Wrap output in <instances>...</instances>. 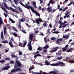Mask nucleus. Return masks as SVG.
I'll use <instances>...</instances> for the list:
<instances>
[{"label":"nucleus","instance_id":"f257e3e1","mask_svg":"<svg viewBox=\"0 0 74 74\" xmlns=\"http://www.w3.org/2000/svg\"><path fill=\"white\" fill-rule=\"evenodd\" d=\"M60 64H61L62 65H63V66H65V65L64 64V63H63V62H60L59 61L58 63H57L56 64H50V65H51V66H62V65H60Z\"/></svg>","mask_w":74,"mask_h":74},{"label":"nucleus","instance_id":"f03ea898","mask_svg":"<svg viewBox=\"0 0 74 74\" xmlns=\"http://www.w3.org/2000/svg\"><path fill=\"white\" fill-rule=\"evenodd\" d=\"M16 64L14 65V67L15 69H17V68L22 67V65L21 64V62H19L18 60H16Z\"/></svg>","mask_w":74,"mask_h":74},{"label":"nucleus","instance_id":"7ed1b4c3","mask_svg":"<svg viewBox=\"0 0 74 74\" xmlns=\"http://www.w3.org/2000/svg\"><path fill=\"white\" fill-rule=\"evenodd\" d=\"M31 10L32 11V12H33V13H35V14H36V16H38L40 17V13L37 12L35 11V10H34V8H33Z\"/></svg>","mask_w":74,"mask_h":74},{"label":"nucleus","instance_id":"20e7f679","mask_svg":"<svg viewBox=\"0 0 74 74\" xmlns=\"http://www.w3.org/2000/svg\"><path fill=\"white\" fill-rule=\"evenodd\" d=\"M27 44V41H25L24 42V44L23 45H22V43H20L18 44V46H20V47H25Z\"/></svg>","mask_w":74,"mask_h":74},{"label":"nucleus","instance_id":"39448f33","mask_svg":"<svg viewBox=\"0 0 74 74\" xmlns=\"http://www.w3.org/2000/svg\"><path fill=\"white\" fill-rule=\"evenodd\" d=\"M35 20L36 21V23L39 25H40V23H39V22H41L42 21L41 18H37L36 19H35Z\"/></svg>","mask_w":74,"mask_h":74},{"label":"nucleus","instance_id":"423d86ee","mask_svg":"<svg viewBox=\"0 0 74 74\" xmlns=\"http://www.w3.org/2000/svg\"><path fill=\"white\" fill-rule=\"evenodd\" d=\"M59 47H55L53 49L51 50V52H52V53H53V52H56L57 51H58V49H59Z\"/></svg>","mask_w":74,"mask_h":74},{"label":"nucleus","instance_id":"0eeeda50","mask_svg":"<svg viewBox=\"0 0 74 74\" xmlns=\"http://www.w3.org/2000/svg\"><path fill=\"white\" fill-rule=\"evenodd\" d=\"M60 42H62V41H63V39L62 38L58 39V40L56 42V44H60V42Z\"/></svg>","mask_w":74,"mask_h":74},{"label":"nucleus","instance_id":"6e6552de","mask_svg":"<svg viewBox=\"0 0 74 74\" xmlns=\"http://www.w3.org/2000/svg\"><path fill=\"white\" fill-rule=\"evenodd\" d=\"M10 9L13 12H16L17 14H19V12L18 10L12 8L11 7H10Z\"/></svg>","mask_w":74,"mask_h":74},{"label":"nucleus","instance_id":"1a4fd4ad","mask_svg":"<svg viewBox=\"0 0 74 74\" xmlns=\"http://www.w3.org/2000/svg\"><path fill=\"white\" fill-rule=\"evenodd\" d=\"M58 72V71L55 70L54 71H51L49 72V74H60L59 73H56Z\"/></svg>","mask_w":74,"mask_h":74},{"label":"nucleus","instance_id":"9d476101","mask_svg":"<svg viewBox=\"0 0 74 74\" xmlns=\"http://www.w3.org/2000/svg\"><path fill=\"white\" fill-rule=\"evenodd\" d=\"M0 6H1V7H0V8H1V9H2L4 11H5L6 13H7V11L6 10V9H5V7H4V6H3V5L2 4H1L0 5Z\"/></svg>","mask_w":74,"mask_h":74},{"label":"nucleus","instance_id":"9b49d317","mask_svg":"<svg viewBox=\"0 0 74 74\" xmlns=\"http://www.w3.org/2000/svg\"><path fill=\"white\" fill-rule=\"evenodd\" d=\"M25 5H26V7H27V8H27V9H28V10H29V9L30 8L31 10H32V9L33 8V7L31 6H30L29 5H27L26 3L25 4Z\"/></svg>","mask_w":74,"mask_h":74},{"label":"nucleus","instance_id":"f8f14e48","mask_svg":"<svg viewBox=\"0 0 74 74\" xmlns=\"http://www.w3.org/2000/svg\"><path fill=\"white\" fill-rule=\"evenodd\" d=\"M15 73H16L17 71H22V69L21 68H16L14 69Z\"/></svg>","mask_w":74,"mask_h":74},{"label":"nucleus","instance_id":"ddd939ff","mask_svg":"<svg viewBox=\"0 0 74 74\" xmlns=\"http://www.w3.org/2000/svg\"><path fill=\"white\" fill-rule=\"evenodd\" d=\"M3 33L4 35H5L7 33V28L5 27H3Z\"/></svg>","mask_w":74,"mask_h":74},{"label":"nucleus","instance_id":"4468645a","mask_svg":"<svg viewBox=\"0 0 74 74\" xmlns=\"http://www.w3.org/2000/svg\"><path fill=\"white\" fill-rule=\"evenodd\" d=\"M10 41L9 42V45H10V47H12L13 48L14 47V45L12 44V41H11V40H10Z\"/></svg>","mask_w":74,"mask_h":74},{"label":"nucleus","instance_id":"2eb2a0df","mask_svg":"<svg viewBox=\"0 0 74 74\" xmlns=\"http://www.w3.org/2000/svg\"><path fill=\"white\" fill-rule=\"evenodd\" d=\"M3 4H4V6H5V7L7 8V9H8V10H10V8H9V7H8V6H7V5L5 3H3Z\"/></svg>","mask_w":74,"mask_h":74},{"label":"nucleus","instance_id":"dca6fc26","mask_svg":"<svg viewBox=\"0 0 74 74\" xmlns=\"http://www.w3.org/2000/svg\"><path fill=\"white\" fill-rule=\"evenodd\" d=\"M32 74H42V71H40V73L34 72L33 71H32Z\"/></svg>","mask_w":74,"mask_h":74},{"label":"nucleus","instance_id":"f3484780","mask_svg":"<svg viewBox=\"0 0 74 74\" xmlns=\"http://www.w3.org/2000/svg\"><path fill=\"white\" fill-rule=\"evenodd\" d=\"M1 38L3 40H4V36L3 35V32H1Z\"/></svg>","mask_w":74,"mask_h":74},{"label":"nucleus","instance_id":"a211bd4d","mask_svg":"<svg viewBox=\"0 0 74 74\" xmlns=\"http://www.w3.org/2000/svg\"><path fill=\"white\" fill-rule=\"evenodd\" d=\"M37 56L41 57L42 56L41 55H40V54H36L34 56V58L35 59H36V58H37Z\"/></svg>","mask_w":74,"mask_h":74},{"label":"nucleus","instance_id":"6ab92c4d","mask_svg":"<svg viewBox=\"0 0 74 74\" xmlns=\"http://www.w3.org/2000/svg\"><path fill=\"white\" fill-rule=\"evenodd\" d=\"M14 1L15 4L17 5V4H18V1L19 2L20 0H14Z\"/></svg>","mask_w":74,"mask_h":74},{"label":"nucleus","instance_id":"aec40b11","mask_svg":"<svg viewBox=\"0 0 74 74\" xmlns=\"http://www.w3.org/2000/svg\"><path fill=\"white\" fill-rule=\"evenodd\" d=\"M29 37L30 40H32L33 38V34H30L29 35Z\"/></svg>","mask_w":74,"mask_h":74},{"label":"nucleus","instance_id":"412c9836","mask_svg":"<svg viewBox=\"0 0 74 74\" xmlns=\"http://www.w3.org/2000/svg\"><path fill=\"white\" fill-rule=\"evenodd\" d=\"M26 21V19L24 18H22L20 19V21L21 22H24V21Z\"/></svg>","mask_w":74,"mask_h":74},{"label":"nucleus","instance_id":"4be33fe9","mask_svg":"<svg viewBox=\"0 0 74 74\" xmlns=\"http://www.w3.org/2000/svg\"><path fill=\"white\" fill-rule=\"evenodd\" d=\"M28 47L29 48V49L30 51H32V48H33L32 47V45L30 46H28Z\"/></svg>","mask_w":74,"mask_h":74},{"label":"nucleus","instance_id":"5701e85b","mask_svg":"<svg viewBox=\"0 0 74 74\" xmlns=\"http://www.w3.org/2000/svg\"><path fill=\"white\" fill-rule=\"evenodd\" d=\"M2 43H5V44H8V41L5 40L2 41Z\"/></svg>","mask_w":74,"mask_h":74},{"label":"nucleus","instance_id":"b1692460","mask_svg":"<svg viewBox=\"0 0 74 74\" xmlns=\"http://www.w3.org/2000/svg\"><path fill=\"white\" fill-rule=\"evenodd\" d=\"M45 64H46V65L47 66H48V65H49V62H48V61L46 60L45 61Z\"/></svg>","mask_w":74,"mask_h":74},{"label":"nucleus","instance_id":"393cba45","mask_svg":"<svg viewBox=\"0 0 74 74\" xmlns=\"http://www.w3.org/2000/svg\"><path fill=\"white\" fill-rule=\"evenodd\" d=\"M13 29L14 30V31H15L16 32H18V31L17 29H16V28H15V27L14 26L12 27Z\"/></svg>","mask_w":74,"mask_h":74},{"label":"nucleus","instance_id":"a878e982","mask_svg":"<svg viewBox=\"0 0 74 74\" xmlns=\"http://www.w3.org/2000/svg\"><path fill=\"white\" fill-rule=\"evenodd\" d=\"M67 50H68V49L67 48H66L65 47H64L62 48V51H66Z\"/></svg>","mask_w":74,"mask_h":74},{"label":"nucleus","instance_id":"bb28decb","mask_svg":"<svg viewBox=\"0 0 74 74\" xmlns=\"http://www.w3.org/2000/svg\"><path fill=\"white\" fill-rule=\"evenodd\" d=\"M49 48V45H47L45 46L44 47V49H47Z\"/></svg>","mask_w":74,"mask_h":74},{"label":"nucleus","instance_id":"cd10ccee","mask_svg":"<svg viewBox=\"0 0 74 74\" xmlns=\"http://www.w3.org/2000/svg\"><path fill=\"white\" fill-rule=\"evenodd\" d=\"M25 25L27 26L28 27H30V26H31V25H29L28 24H27L26 23H25Z\"/></svg>","mask_w":74,"mask_h":74},{"label":"nucleus","instance_id":"c85d7f7f","mask_svg":"<svg viewBox=\"0 0 74 74\" xmlns=\"http://www.w3.org/2000/svg\"><path fill=\"white\" fill-rule=\"evenodd\" d=\"M72 49H73L72 48H70V49L67 50L66 52H71Z\"/></svg>","mask_w":74,"mask_h":74},{"label":"nucleus","instance_id":"c756f323","mask_svg":"<svg viewBox=\"0 0 74 74\" xmlns=\"http://www.w3.org/2000/svg\"><path fill=\"white\" fill-rule=\"evenodd\" d=\"M5 62V61L4 60H0V62L1 63H4V62Z\"/></svg>","mask_w":74,"mask_h":74},{"label":"nucleus","instance_id":"7c9ffc66","mask_svg":"<svg viewBox=\"0 0 74 74\" xmlns=\"http://www.w3.org/2000/svg\"><path fill=\"white\" fill-rule=\"evenodd\" d=\"M6 68V70H8V69H9L10 67V66H5Z\"/></svg>","mask_w":74,"mask_h":74},{"label":"nucleus","instance_id":"2f4dec72","mask_svg":"<svg viewBox=\"0 0 74 74\" xmlns=\"http://www.w3.org/2000/svg\"><path fill=\"white\" fill-rule=\"evenodd\" d=\"M20 4H21V5H22V6H23V7H24L25 8H28L27 7H26V6H25V5L23 4L22 3H20Z\"/></svg>","mask_w":74,"mask_h":74},{"label":"nucleus","instance_id":"473e14b6","mask_svg":"<svg viewBox=\"0 0 74 74\" xmlns=\"http://www.w3.org/2000/svg\"><path fill=\"white\" fill-rule=\"evenodd\" d=\"M69 1V0H65L64 2H63V5H64V4H65V3H67V2L68 1Z\"/></svg>","mask_w":74,"mask_h":74},{"label":"nucleus","instance_id":"72a5a7b5","mask_svg":"<svg viewBox=\"0 0 74 74\" xmlns=\"http://www.w3.org/2000/svg\"><path fill=\"white\" fill-rule=\"evenodd\" d=\"M18 8L19 9V10H20V12H23V10H22V9H21L20 7H19V6L18 7Z\"/></svg>","mask_w":74,"mask_h":74},{"label":"nucleus","instance_id":"f704fd0d","mask_svg":"<svg viewBox=\"0 0 74 74\" xmlns=\"http://www.w3.org/2000/svg\"><path fill=\"white\" fill-rule=\"evenodd\" d=\"M52 33H53V34H58V33H59V32L58 31H55L54 32H52Z\"/></svg>","mask_w":74,"mask_h":74},{"label":"nucleus","instance_id":"c9c22d12","mask_svg":"<svg viewBox=\"0 0 74 74\" xmlns=\"http://www.w3.org/2000/svg\"><path fill=\"white\" fill-rule=\"evenodd\" d=\"M15 63V62L14 61H11L10 62V63H11V64H14Z\"/></svg>","mask_w":74,"mask_h":74},{"label":"nucleus","instance_id":"e433bc0d","mask_svg":"<svg viewBox=\"0 0 74 74\" xmlns=\"http://www.w3.org/2000/svg\"><path fill=\"white\" fill-rule=\"evenodd\" d=\"M69 62L72 63H74V60H70Z\"/></svg>","mask_w":74,"mask_h":74},{"label":"nucleus","instance_id":"4c0bfd02","mask_svg":"<svg viewBox=\"0 0 74 74\" xmlns=\"http://www.w3.org/2000/svg\"><path fill=\"white\" fill-rule=\"evenodd\" d=\"M37 49L39 51H42V49L41 47H38Z\"/></svg>","mask_w":74,"mask_h":74},{"label":"nucleus","instance_id":"58836bf2","mask_svg":"<svg viewBox=\"0 0 74 74\" xmlns=\"http://www.w3.org/2000/svg\"><path fill=\"white\" fill-rule=\"evenodd\" d=\"M10 73H15V69H12V70L10 72Z\"/></svg>","mask_w":74,"mask_h":74},{"label":"nucleus","instance_id":"ea45409f","mask_svg":"<svg viewBox=\"0 0 74 74\" xmlns=\"http://www.w3.org/2000/svg\"><path fill=\"white\" fill-rule=\"evenodd\" d=\"M58 23L60 24V25H61V24H63V22H62L60 20L58 22Z\"/></svg>","mask_w":74,"mask_h":74},{"label":"nucleus","instance_id":"a19ab883","mask_svg":"<svg viewBox=\"0 0 74 74\" xmlns=\"http://www.w3.org/2000/svg\"><path fill=\"white\" fill-rule=\"evenodd\" d=\"M21 31L23 32V33H25V34H26L27 33H26V32H25V30L23 29L22 30H21Z\"/></svg>","mask_w":74,"mask_h":74},{"label":"nucleus","instance_id":"79ce46f5","mask_svg":"<svg viewBox=\"0 0 74 74\" xmlns=\"http://www.w3.org/2000/svg\"><path fill=\"white\" fill-rule=\"evenodd\" d=\"M13 35H14V36L15 37H18V35H17V34L15 33H13Z\"/></svg>","mask_w":74,"mask_h":74},{"label":"nucleus","instance_id":"37998d69","mask_svg":"<svg viewBox=\"0 0 74 74\" xmlns=\"http://www.w3.org/2000/svg\"><path fill=\"white\" fill-rule=\"evenodd\" d=\"M62 59V57L61 56L60 57H58L57 58V59H58V60H61V59Z\"/></svg>","mask_w":74,"mask_h":74},{"label":"nucleus","instance_id":"c03bdc74","mask_svg":"<svg viewBox=\"0 0 74 74\" xmlns=\"http://www.w3.org/2000/svg\"><path fill=\"white\" fill-rule=\"evenodd\" d=\"M30 45H32L31 44V41H30L29 42V44L27 45V46H30Z\"/></svg>","mask_w":74,"mask_h":74},{"label":"nucleus","instance_id":"a18cd8bd","mask_svg":"<svg viewBox=\"0 0 74 74\" xmlns=\"http://www.w3.org/2000/svg\"><path fill=\"white\" fill-rule=\"evenodd\" d=\"M5 59L6 60H10V58H5Z\"/></svg>","mask_w":74,"mask_h":74},{"label":"nucleus","instance_id":"49530a36","mask_svg":"<svg viewBox=\"0 0 74 74\" xmlns=\"http://www.w3.org/2000/svg\"><path fill=\"white\" fill-rule=\"evenodd\" d=\"M72 3H73V2H71L69 4L67 5V6H70V5H71V4H72Z\"/></svg>","mask_w":74,"mask_h":74},{"label":"nucleus","instance_id":"de8ad7c7","mask_svg":"<svg viewBox=\"0 0 74 74\" xmlns=\"http://www.w3.org/2000/svg\"><path fill=\"white\" fill-rule=\"evenodd\" d=\"M12 58H16V56H15V55H12Z\"/></svg>","mask_w":74,"mask_h":74},{"label":"nucleus","instance_id":"09e8293b","mask_svg":"<svg viewBox=\"0 0 74 74\" xmlns=\"http://www.w3.org/2000/svg\"><path fill=\"white\" fill-rule=\"evenodd\" d=\"M51 9V7H49L47 8V10L48 11L49 10H50Z\"/></svg>","mask_w":74,"mask_h":74},{"label":"nucleus","instance_id":"8fccbe9b","mask_svg":"<svg viewBox=\"0 0 74 74\" xmlns=\"http://www.w3.org/2000/svg\"><path fill=\"white\" fill-rule=\"evenodd\" d=\"M68 47H69V45L68 44H67L65 46V48H67Z\"/></svg>","mask_w":74,"mask_h":74},{"label":"nucleus","instance_id":"3c124183","mask_svg":"<svg viewBox=\"0 0 74 74\" xmlns=\"http://www.w3.org/2000/svg\"><path fill=\"white\" fill-rule=\"evenodd\" d=\"M39 52H39L38 51L34 53V54H38V53H39Z\"/></svg>","mask_w":74,"mask_h":74},{"label":"nucleus","instance_id":"603ef678","mask_svg":"<svg viewBox=\"0 0 74 74\" xmlns=\"http://www.w3.org/2000/svg\"><path fill=\"white\" fill-rule=\"evenodd\" d=\"M19 54L20 55H22V51L19 52Z\"/></svg>","mask_w":74,"mask_h":74},{"label":"nucleus","instance_id":"864d4df0","mask_svg":"<svg viewBox=\"0 0 74 74\" xmlns=\"http://www.w3.org/2000/svg\"><path fill=\"white\" fill-rule=\"evenodd\" d=\"M47 24H46V23H45L43 24V26L44 27H46L47 26Z\"/></svg>","mask_w":74,"mask_h":74},{"label":"nucleus","instance_id":"5fc2aeb1","mask_svg":"<svg viewBox=\"0 0 74 74\" xmlns=\"http://www.w3.org/2000/svg\"><path fill=\"white\" fill-rule=\"evenodd\" d=\"M51 40H56V38H51Z\"/></svg>","mask_w":74,"mask_h":74},{"label":"nucleus","instance_id":"6e6d98bb","mask_svg":"<svg viewBox=\"0 0 74 74\" xmlns=\"http://www.w3.org/2000/svg\"><path fill=\"white\" fill-rule=\"evenodd\" d=\"M63 10V8L62 7L60 8V9H59V11H62V10Z\"/></svg>","mask_w":74,"mask_h":74},{"label":"nucleus","instance_id":"4d7b16f0","mask_svg":"<svg viewBox=\"0 0 74 74\" xmlns=\"http://www.w3.org/2000/svg\"><path fill=\"white\" fill-rule=\"evenodd\" d=\"M2 23H3V21H0V26H1V25H2Z\"/></svg>","mask_w":74,"mask_h":74},{"label":"nucleus","instance_id":"13d9d810","mask_svg":"<svg viewBox=\"0 0 74 74\" xmlns=\"http://www.w3.org/2000/svg\"><path fill=\"white\" fill-rule=\"evenodd\" d=\"M62 25H63V24H61L60 26L59 27V28H60V29H61V28H62Z\"/></svg>","mask_w":74,"mask_h":74},{"label":"nucleus","instance_id":"bf43d9fd","mask_svg":"<svg viewBox=\"0 0 74 74\" xmlns=\"http://www.w3.org/2000/svg\"><path fill=\"white\" fill-rule=\"evenodd\" d=\"M48 51H47V50H44L43 51V52L45 53V52H47Z\"/></svg>","mask_w":74,"mask_h":74},{"label":"nucleus","instance_id":"052dcab7","mask_svg":"<svg viewBox=\"0 0 74 74\" xmlns=\"http://www.w3.org/2000/svg\"><path fill=\"white\" fill-rule=\"evenodd\" d=\"M33 5H36V3L35 1H34L33 2Z\"/></svg>","mask_w":74,"mask_h":74},{"label":"nucleus","instance_id":"680f3d73","mask_svg":"<svg viewBox=\"0 0 74 74\" xmlns=\"http://www.w3.org/2000/svg\"><path fill=\"white\" fill-rule=\"evenodd\" d=\"M4 15L5 16V17L6 18L7 16V14L5 13V12H4Z\"/></svg>","mask_w":74,"mask_h":74},{"label":"nucleus","instance_id":"e2e57ef3","mask_svg":"<svg viewBox=\"0 0 74 74\" xmlns=\"http://www.w3.org/2000/svg\"><path fill=\"white\" fill-rule=\"evenodd\" d=\"M71 72H74V69L70 70V73H71Z\"/></svg>","mask_w":74,"mask_h":74},{"label":"nucleus","instance_id":"0e129e2a","mask_svg":"<svg viewBox=\"0 0 74 74\" xmlns=\"http://www.w3.org/2000/svg\"><path fill=\"white\" fill-rule=\"evenodd\" d=\"M60 6L59 5H58L57 9H59L60 8Z\"/></svg>","mask_w":74,"mask_h":74},{"label":"nucleus","instance_id":"69168bd1","mask_svg":"<svg viewBox=\"0 0 74 74\" xmlns=\"http://www.w3.org/2000/svg\"><path fill=\"white\" fill-rule=\"evenodd\" d=\"M3 70H6V69L5 68V66L4 67H3Z\"/></svg>","mask_w":74,"mask_h":74},{"label":"nucleus","instance_id":"338daca9","mask_svg":"<svg viewBox=\"0 0 74 74\" xmlns=\"http://www.w3.org/2000/svg\"><path fill=\"white\" fill-rule=\"evenodd\" d=\"M47 33H50V32H49V29H48L47 31Z\"/></svg>","mask_w":74,"mask_h":74},{"label":"nucleus","instance_id":"774afa93","mask_svg":"<svg viewBox=\"0 0 74 74\" xmlns=\"http://www.w3.org/2000/svg\"><path fill=\"white\" fill-rule=\"evenodd\" d=\"M52 12V9H51L48 11V12Z\"/></svg>","mask_w":74,"mask_h":74}]
</instances>
